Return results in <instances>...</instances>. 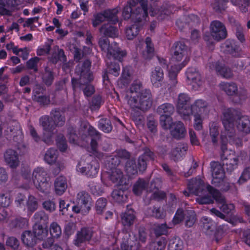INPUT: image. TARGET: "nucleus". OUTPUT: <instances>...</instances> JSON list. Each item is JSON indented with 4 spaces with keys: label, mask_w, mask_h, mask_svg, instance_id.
<instances>
[{
    "label": "nucleus",
    "mask_w": 250,
    "mask_h": 250,
    "mask_svg": "<svg viewBox=\"0 0 250 250\" xmlns=\"http://www.w3.org/2000/svg\"><path fill=\"white\" fill-rule=\"evenodd\" d=\"M125 100L134 111L131 113L133 121L137 125H142V117L139 112H135V111L138 109L144 111L151 107L152 98L150 91L144 89L140 81H135L127 91Z\"/></svg>",
    "instance_id": "obj_1"
},
{
    "label": "nucleus",
    "mask_w": 250,
    "mask_h": 250,
    "mask_svg": "<svg viewBox=\"0 0 250 250\" xmlns=\"http://www.w3.org/2000/svg\"><path fill=\"white\" fill-rule=\"evenodd\" d=\"M190 193L199 197L196 201L200 204H208L213 202V198L221 204L220 209L225 213L229 214L234 208L232 204H227L224 197L216 189L210 185L205 186L203 181L199 178L191 179L188 184Z\"/></svg>",
    "instance_id": "obj_2"
},
{
    "label": "nucleus",
    "mask_w": 250,
    "mask_h": 250,
    "mask_svg": "<svg viewBox=\"0 0 250 250\" xmlns=\"http://www.w3.org/2000/svg\"><path fill=\"white\" fill-rule=\"evenodd\" d=\"M189 60L187 47L181 42L175 44L171 59V63H177L171 65L168 70V76L172 84L177 83L176 77L179 71L184 67Z\"/></svg>",
    "instance_id": "obj_3"
},
{
    "label": "nucleus",
    "mask_w": 250,
    "mask_h": 250,
    "mask_svg": "<svg viewBox=\"0 0 250 250\" xmlns=\"http://www.w3.org/2000/svg\"><path fill=\"white\" fill-rule=\"evenodd\" d=\"M91 62L89 60H85L83 63H79L76 68V73L79 76V80L73 78L72 83L74 90L78 87L82 88V85H85L83 89L85 96L89 97L94 92V88L91 84H88L93 80V77L90 72Z\"/></svg>",
    "instance_id": "obj_4"
},
{
    "label": "nucleus",
    "mask_w": 250,
    "mask_h": 250,
    "mask_svg": "<svg viewBox=\"0 0 250 250\" xmlns=\"http://www.w3.org/2000/svg\"><path fill=\"white\" fill-rule=\"evenodd\" d=\"M23 177L29 184L33 182L36 188L41 192H48L50 188V184L47 178V172L43 167H38L33 171L32 176L29 167L24 168L22 171Z\"/></svg>",
    "instance_id": "obj_5"
},
{
    "label": "nucleus",
    "mask_w": 250,
    "mask_h": 250,
    "mask_svg": "<svg viewBox=\"0 0 250 250\" xmlns=\"http://www.w3.org/2000/svg\"><path fill=\"white\" fill-rule=\"evenodd\" d=\"M130 156L128 152L125 150H119L113 156L108 158V167L110 169L109 177L110 180L117 184L124 183L123 174L119 167L120 163L124 159H128Z\"/></svg>",
    "instance_id": "obj_6"
},
{
    "label": "nucleus",
    "mask_w": 250,
    "mask_h": 250,
    "mask_svg": "<svg viewBox=\"0 0 250 250\" xmlns=\"http://www.w3.org/2000/svg\"><path fill=\"white\" fill-rule=\"evenodd\" d=\"M238 112L234 109L224 107L222 110L221 120L224 129L221 132L223 140H229L234 143L235 133L234 122L237 118Z\"/></svg>",
    "instance_id": "obj_7"
},
{
    "label": "nucleus",
    "mask_w": 250,
    "mask_h": 250,
    "mask_svg": "<svg viewBox=\"0 0 250 250\" xmlns=\"http://www.w3.org/2000/svg\"><path fill=\"white\" fill-rule=\"evenodd\" d=\"M99 44L104 51L108 59L111 58L121 61L123 58L126 55L125 50H121L116 42L109 43L107 39L101 38L99 41Z\"/></svg>",
    "instance_id": "obj_8"
},
{
    "label": "nucleus",
    "mask_w": 250,
    "mask_h": 250,
    "mask_svg": "<svg viewBox=\"0 0 250 250\" xmlns=\"http://www.w3.org/2000/svg\"><path fill=\"white\" fill-rule=\"evenodd\" d=\"M99 164L96 159L89 155L85 159H82L78 164L77 171L88 177H95L98 173Z\"/></svg>",
    "instance_id": "obj_9"
},
{
    "label": "nucleus",
    "mask_w": 250,
    "mask_h": 250,
    "mask_svg": "<svg viewBox=\"0 0 250 250\" xmlns=\"http://www.w3.org/2000/svg\"><path fill=\"white\" fill-rule=\"evenodd\" d=\"M152 152H146L141 156L138 160V167L133 160L127 161L125 165V171L129 176L137 173L138 169L140 171H144L146 167V161L151 159Z\"/></svg>",
    "instance_id": "obj_10"
},
{
    "label": "nucleus",
    "mask_w": 250,
    "mask_h": 250,
    "mask_svg": "<svg viewBox=\"0 0 250 250\" xmlns=\"http://www.w3.org/2000/svg\"><path fill=\"white\" fill-rule=\"evenodd\" d=\"M190 97L186 93H180L178 97L176 103V109L178 113L185 120H190L191 110L189 104Z\"/></svg>",
    "instance_id": "obj_11"
},
{
    "label": "nucleus",
    "mask_w": 250,
    "mask_h": 250,
    "mask_svg": "<svg viewBox=\"0 0 250 250\" xmlns=\"http://www.w3.org/2000/svg\"><path fill=\"white\" fill-rule=\"evenodd\" d=\"M174 111V107L169 103H165L158 106L157 112L160 115V125L163 128L167 129L170 126L172 120L171 116Z\"/></svg>",
    "instance_id": "obj_12"
},
{
    "label": "nucleus",
    "mask_w": 250,
    "mask_h": 250,
    "mask_svg": "<svg viewBox=\"0 0 250 250\" xmlns=\"http://www.w3.org/2000/svg\"><path fill=\"white\" fill-rule=\"evenodd\" d=\"M118 12V8H116L106 10L94 15L92 20L93 26L96 27L105 21L110 22L112 24H115L118 21L117 17Z\"/></svg>",
    "instance_id": "obj_13"
},
{
    "label": "nucleus",
    "mask_w": 250,
    "mask_h": 250,
    "mask_svg": "<svg viewBox=\"0 0 250 250\" xmlns=\"http://www.w3.org/2000/svg\"><path fill=\"white\" fill-rule=\"evenodd\" d=\"M52 118L48 116H43L40 119V125L43 128V141L48 145L53 142L52 136L54 133V125L52 124Z\"/></svg>",
    "instance_id": "obj_14"
},
{
    "label": "nucleus",
    "mask_w": 250,
    "mask_h": 250,
    "mask_svg": "<svg viewBox=\"0 0 250 250\" xmlns=\"http://www.w3.org/2000/svg\"><path fill=\"white\" fill-rule=\"evenodd\" d=\"M188 83L194 90H199L203 85V82L199 72L195 68H188L186 72Z\"/></svg>",
    "instance_id": "obj_15"
},
{
    "label": "nucleus",
    "mask_w": 250,
    "mask_h": 250,
    "mask_svg": "<svg viewBox=\"0 0 250 250\" xmlns=\"http://www.w3.org/2000/svg\"><path fill=\"white\" fill-rule=\"evenodd\" d=\"M222 160H226L224 165H226L228 171L231 172L237 168L240 160H242L239 154H236L233 151H227L223 156Z\"/></svg>",
    "instance_id": "obj_16"
},
{
    "label": "nucleus",
    "mask_w": 250,
    "mask_h": 250,
    "mask_svg": "<svg viewBox=\"0 0 250 250\" xmlns=\"http://www.w3.org/2000/svg\"><path fill=\"white\" fill-rule=\"evenodd\" d=\"M210 29L211 37L216 41H220L227 37V32L226 27L219 21H212L210 24Z\"/></svg>",
    "instance_id": "obj_17"
},
{
    "label": "nucleus",
    "mask_w": 250,
    "mask_h": 250,
    "mask_svg": "<svg viewBox=\"0 0 250 250\" xmlns=\"http://www.w3.org/2000/svg\"><path fill=\"white\" fill-rule=\"evenodd\" d=\"M191 115L199 114L208 116L209 113V105L208 103L202 99L196 100L190 105Z\"/></svg>",
    "instance_id": "obj_18"
},
{
    "label": "nucleus",
    "mask_w": 250,
    "mask_h": 250,
    "mask_svg": "<svg viewBox=\"0 0 250 250\" xmlns=\"http://www.w3.org/2000/svg\"><path fill=\"white\" fill-rule=\"evenodd\" d=\"M212 172V183L217 186L223 181L225 177V172L222 166L218 163L212 162L210 163Z\"/></svg>",
    "instance_id": "obj_19"
},
{
    "label": "nucleus",
    "mask_w": 250,
    "mask_h": 250,
    "mask_svg": "<svg viewBox=\"0 0 250 250\" xmlns=\"http://www.w3.org/2000/svg\"><path fill=\"white\" fill-rule=\"evenodd\" d=\"M207 66L211 70H215L218 74L224 78L229 79L232 76V71L229 68L217 62H209Z\"/></svg>",
    "instance_id": "obj_20"
},
{
    "label": "nucleus",
    "mask_w": 250,
    "mask_h": 250,
    "mask_svg": "<svg viewBox=\"0 0 250 250\" xmlns=\"http://www.w3.org/2000/svg\"><path fill=\"white\" fill-rule=\"evenodd\" d=\"M123 237L121 243L122 250H134L137 247V239L133 234L125 232L123 233Z\"/></svg>",
    "instance_id": "obj_21"
},
{
    "label": "nucleus",
    "mask_w": 250,
    "mask_h": 250,
    "mask_svg": "<svg viewBox=\"0 0 250 250\" xmlns=\"http://www.w3.org/2000/svg\"><path fill=\"white\" fill-rule=\"evenodd\" d=\"M4 159L11 168H15L20 165L18 154L13 149H7L4 154Z\"/></svg>",
    "instance_id": "obj_22"
},
{
    "label": "nucleus",
    "mask_w": 250,
    "mask_h": 250,
    "mask_svg": "<svg viewBox=\"0 0 250 250\" xmlns=\"http://www.w3.org/2000/svg\"><path fill=\"white\" fill-rule=\"evenodd\" d=\"M92 236V231L91 229L83 228L77 233L76 238L74 240V244L77 246H80L82 243L89 241Z\"/></svg>",
    "instance_id": "obj_23"
},
{
    "label": "nucleus",
    "mask_w": 250,
    "mask_h": 250,
    "mask_svg": "<svg viewBox=\"0 0 250 250\" xmlns=\"http://www.w3.org/2000/svg\"><path fill=\"white\" fill-rule=\"evenodd\" d=\"M67 183L66 178L63 176L57 177L54 182L55 193L58 195H62L66 191Z\"/></svg>",
    "instance_id": "obj_24"
},
{
    "label": "nucleus",
    "mask_w": 250,
    "mask_h": 250,
    "mask_svg": "<svg viewBox=\"0 0 250 250\" xmlns=\"http://www.w3.org/2000/svg\"><path fill=\"white\" fill-rule=\"evenodd\" d=\"M168 129H170L171 135L177 139L183 137L186 132L184 124L180 121L176 122L174 123L172 122L170 124V126Z\"/></svg>",
    "instance_id": "obj_25"
},
{
    "label": "nucleus",
    "mask_w": 250,
    "mask_h": 250,
    "mask_svg": "<svg viewBox=\"0 0 250 250\" xmlns=\"http://www.w3.org/2000/svg\"><path fill=\"white\" fill-rule=\"evenodd\" d=\"M222 48L225 51L231 54L233 56L237 57L240 55L241 49L234 40H227L222 45Z\"/></svg>",
    "instance_id": "obj_26"
},
{
    "label": "nucleus",
    "mask_w": 250,
    "mask_h": 250,
    "mask_svg": "<svg viewBox=\"0 0 250 250\" xmlns=\"http://www.w3.org/2000/svg\"><path fill=\"white\" fill-rule=\"evenodd\" d=\"M237 128L239 131L248 134L250 133V117L241 116L237 121Z\"/></svg>",
    "instance_id": "obj_27"
},
{
    "label": "nucleus",
    "mask_w": 250,
    "mask_h": 250,
    "mask_svg": "<svg viewBox=\"0 0 250 250\" xmlns=\"http://www.w3.org/2000/svg\"><path fill=\"white\" fill-rule=\"evenodd\" d=\"M101 34L104 36L115 38L118 36V30L109 23L104 24L100 28Z\"/></svg>",
    "instance_id": "obj_28"
},
{
    "label": "nucleus",
    "mask_w": 250,
    "mask_h": 250,
    "mask_svg": "<svg viewBox=\"0 0 250 250\" xmlns=\"http://www.w3.org/2000/svg\"><path fill=\"white\" fill-rule=\"evenodd\" d=\"M163 79V71L161 68L156 67L154 70L152 71L150 78L151 82L153 85L155 86L158 87Z\"/></svg>",
    "instance_id": "obj_29"
},
{
    "label": "nucleus",
    "mask_w": 250,
    "mask_h": 250,
    "mask_svg": "<svg viewBox=\"0 0 250 250\" xmlns=\"http://www.w3.org/2000/svg\"><path fill=\"white\" fill-rule=\"evenodd\" d=\"M22 243L27 247H32L36 243V236L31 231H24L21 236Z\"/></svg>",
    "instance_id": "obj_30"
},
{
    "label": "nucleus",
    "mask_w": 250,
    "mask_h": 250,
    "mask_svg": "<svg viewBox=\"0 0 250 250\" xmlns=\"http://www.w3.org/2000/svg\"><path fill=\"white\" fill-rule=\"evenodd\" d=\"M187 146L183 145H178L171 152V158L174 161L180 160L185 155Z\"/></svg>",
    "instance_id": "obj_31"
},
{
    "label": "nucleus",
    "mask_w": 250,
    "mask_h": 250,
    "mask_svg": "<svg viewBox=\"0 0 250 250\" xmlns=\"http://www.w3.org/2000/svg\"><path fill=\"white\" fill-rule=\"evenodd\" d=\"M141 4V7H138L137 9L138 10V13L133 14V16H135L138 19H146L147 16V0H138Z\"/></svg>",
    "instance_id": "obj_32"
},
{
    "label": "nucleus",
    "mask_w": 250,
    "mask_h": 250,
    "mask_svg": "<svg viewBox=\"0 0 250 250\" xmlns=\"http://www.w3.org/2000/svg\"><path fill=\"white\" fill-rule=\"evenodd\" d=\"M219 86L222 90L229 95L236 94L238 90L237 86L233 83L222 82L220 83Z\"/></svg>",
    "instance_id": "obj_33"
},
{
    "label": "nucleus",
    "mask_w": 250,
    "mask_h": 250,
    "mask_svg": "<svg viewBox=\"0 0 250 250\" xmlns=\"http://www.w3.org/2000/svg\"><path fill=\"white\" fill-rule=\"evenodd\" d=\"M148 185V182L142 179H139L134 185L133 187V192L136 195H140L145 191Z\"/></svg>",
    "instance_id": "obj_34"
},
{
    "label": "nucleus",
    "mask_w": 250,
    "mask_h": 250,
    "mask_svg": "<svg viewBox=\"0 0 250 250\" xmlns=\"http://www.w3.org/2000/svg\"><path fill=\"white\" fill-rule=\"evenodd\" d=\"M133 11V9H132V8L130 6H128V5L125 6L123 11V16L125 19H128L130 18H131L132 20L135 22H139L142 21L143 20H145V19H141L140 20L138 19L135 17V16H133V14L135 13H138V10L136 8L135 11Z\"/></svg>",
    "instance_id": "obj_35"
},
{
    "label": "nucleus",
    "mask_w": 250,
    "mask_h": 250,
    "mask_svg": "<svg viewBox=\"0 0 250 250\" xmlns=\"http://www.w3.org/2000/svg\"><path fill=\"white\" fill-rule=\"evenodd\" d=\"M58 152L55 148H50L45 153L44 156V161L49 164L54 163L58 157Z\"/></svg>",
    "instance_id": "obj_36"
},
{
    "label": "nucleus",
    "mask_w": 250,
    "mask_h": 250,
    "mask_svg": "<svg viewBox=\"0 0 250 250\" xmlns=\"http://www.w3.org/2000/svg\"><path fill=\"white\" fill-rule=\"evenodd\" d=\"M111 197L114 202L118 203L126 202L127 198L125 191L120 189L114 190L111 194Z\"/></svg>",
    "instance_id": "obj_37"
},
{
    "label": "nucleus",
    "mask_w": 250,
    "mask_h": 250,
    "mask_svg": "<svg viewBox=\"0 0 250 250\" xmlns=\"http://www.w3.org/2000/svg\"><path fill=\"white\" fill-rule=\"evenodd\" d=\"M122 223L124 226H129L133 223L135 219L134 211L129 209L123 213L122 216Z\"/></svg>",
    "instance_id": "obj_38"
},
{
    "label": "nucleus",
    "mask_w": 250,
    "mask_h": 250,
    "mask_svg": "<svg viewBox=\"0 0 250 250\" xmlns=\"http://www.w3.org/2000/svg\"><path fill=\"white\" fill-rule=\"evenodd\" d=\"M91 209V203L77 204L73 207L72 210L76 213H81L86 215L88 213Z\"/></svg>",
    "instance_id": "obj_39"
},
{
    "label": "nucleus",
    "mask_w": 250,
    "mask_h": 250,
    "mask_svg": "<svg viewBox=\"0 0 250 250\" xmlns=\"http://www.w3.org/2000/svg\"><path fill=\"white\" fill-rule=\"evenodd\" d=\"M34 235L36 239L42 240L45 238L48 234L47 230L43 228L41 224H35L33 228Z\"/></svg>",
    "instance_id": "obj_40"
},
{
    "label": "nucleus",
    "mask_w": 250,
    "mask_h": 250,
    "mask_svg": "<svg viewBox=\"0 0 250 250\" xmlns=\"http://www.w3.org/2000/svg\"><path fill=\"white\" fill-rule=\"evenodd\" d=\"M28 213L31 215L38 208V202L37 199L34 196L30 195L26 203Z\"/></svg>",
    "instance_id": "obj_41"
},
{
    "label": "nucleus",
    "mask_w": 250,
    "mask_h": 250,
    "mask_svg": "<svg viewBox=\"0 0 250 250\" xmlns=\"http://www.w3.org/2000/svg\"><path fill=\"white\" fill-rule=\"evenodd\" d=\"M140 26L138 22L127 28L125 30V35L128 40L133 39L139 33Z\"/></svg>",
    "instance_id": "obj_42"
},
{
    "label": "nucleus",
    "mask_w": 250,
    "mask_h": 250,
    "mask_svg": "<svg viewBox=\"0 0 250 250\" xmlns=\"http://www.w3.org/2000/svg\"><path fill=\"white\" fill-rule=\"evenodd\" d=\"M48 215L43 211L37 212L33 217L35 224H46L48 223Z\"/></svg>",
    "instance_id": "obj_43"
},
{
    "label": "nucleus",
    "mask_w": 250,
    "mask_h": 250,
    "mask_svg": "<svg viewBox=\"0 0 250 250\" xmlns=\"http://www.w3.org/2000/svg\"><path fill=\"white\" fill-rule=\"evenodd\" d=\"M184 248L183 242L178 237H175L169 240L168 250H182Z\"/></svg>",
    "instance_id": "obj_44"
},
{
    "label": "nucleus",
    "mask_w": 250,
    "mask_h": 250,
    "mask_svg": "<svg viewBox=\"0 0 250 250\" xmlns=\"http://www.w3.org/2000/svg\"><path fill=\"white\" fill-rule=\"evenodd\" d=\"M81 128L83 132V134L82 135V137L83 138H84L83 136L86 137L87 135L93 136L98 134L97 130L87 122L83 123L81 125Z\"/></svg>",
    "instance_id": "obj_45"
},
{
    "label": "nucleus",
    "mask_w": 250,
    "mask_h": 250,
    "mask_svg": "<svg viewBox=\"0 0 250 250\" xmlns=\"http://www.w3.org/2000/svg\"><path fill=\"white\" fill-rule=\"evenodd\" d=\"M52 119L54 124L57 126H62L64 125L65 119L64 116L61 114L60 111L55 110L51 112Z\"/></svg>",
    "instance_id": "obj_46"
},
{
    "label": "nucleus",
    "mask_w": 250,
    "mask_h": 250,
    "mask_svg": "<svg viewBox=\"0 0 250 250\" xmlns=\"http://www.w3.org/2000/svg\"><path fill=\"white\" fill-rule=\"evenodd\" d=\"M210 135L212 142L214 144L217 143L219 135V126L218 123L212 122L209 124Z\"/></svg>",
    "instance_id": "obj_47"
},
{
    "label": "nucleus",
    "mask_w": 250,
    "mask_h": 250,
    "mask_svg": "<svg viewBox=\"0 0 250 250\" xmlns=\"http://www.w3.org/2000/svg\"><path fill=\"white\" fill-rule=\"evenodd\" d=\"M99 129L105 133H109L112 129L110 120L107 118H102L100 120L98 124Z\"/></svg>",
    "instance_id": "obj_48"
},
{
    "label": "nucleus",
    "mask_w": 250,
    "mask_h": 250,
    "mask_svg": "<svg viewBox=\"0 0 250 250\" xmlns=\"http://www.w3.org/2000/svg\"><path fill=\"white\" fill-rule=\"evenodd\" d=\"M12 203V199L9 192H2L0 193V205L3 208H7Z\"/></svg>",
    "instance_id": "obj_49"
},
{
    "label": "nucleus",
    "mask_w": 250,
    "mask_h": 250,
    "mask_svg": "<svg viewBox=\"0 0 250 250\" xmlns=\"http://www.w3.org/2000/svg\"><path fill=\"white\" fill-rule=\"evenodd\" d=\"M200 224L203 229L207 230H212L215 227L214 222L207 216H203L200 220Z\"/></svg>",
    "instance_id": "obj_50"
},
{
    "label": "nucleus",
    "mask_w": 250,
    "mask_h": 250,
    "mask_svg": "<svg viewBox=\"0 0 250 250\" xmlns=\"http://www.w3.org/2000/svg\"><path fill=\"white\" fill-rule=\"evenodd\" d=\"M145 42L146 44V50L143 52V56L145 59H149L152 57L154 52L153 45L149 37L146 38Z\"/></svg>",
    "instance_id": "obj_51"
},
{
    "label": "nucleus",
    "mask_w": 250,
    "mask_h": 250,
    "mask_svg": "<svg viewBox=\"0 0 250 250\" xmlns=\"http://www.w3.org/2000/svg\"><path fill=\"white\" fill-rule=\"evenodd\" d=\"M50 235L54 238H59L62 234V229L60 225L55 222L51 223L49 227Z\"/></svg>",
    "instance_id": "obj_52"
},
{
    "label": "nucleus",
    "mask_w": 250,
    "mask_h": 250,
    "mask_svg": "<svg viewBox=\"0 0 250 250\" xmlns=\"http://www.w3.org/2000/svg\"><path fill=\"white\" fill-rule=\"evenodd\" d=\"M107 200L104 198H99L95 203V208L97 214H101L105 209L107 205Z\"/></svg>",
    "instance_id": "obj_53"
},
{
    "label": "nucleus",
    "mask_w": 250,
    "mask_h": 250,
    "mask_svg": "<svg viewBox=\"0 0 250 250\" xmlns=\"http://www.w3.org/2000/svg\"><path fill=\"white\" fill-rule=\"evenodd\" d=\"M77 204L91 203L90 195L84 191H81L78 193L76 196Z\"/></svg>",
    "instance_id": "obj_54"
},
{
    "label": "nucleus",
    "mask_w": 250,
    "mask_h": 250,
    "mask_svg": "<svg viewBox=\"0 0 250 250\" xmlns=\"http://www.w3.org/2000/svg\"><path fill=\"white\" fill-rule=\"evenodd\" d=\"M166 246L164 240H160L157 242L150 243L146 247V250H164Z\"/></svg>",
    "instance_id": "obj_55"
},
{
    "label": "nucleus",
    "mask_w": 250,
    "mask_h": 250,
    "mask_svg": "<svg viewBox=\"0 0 250 250\" xmlns=\"http://www.w3.org/2000/svg\"><path fill=\"white\" fill-rule=\"evenodd\" d=\"M56 141L57 145L61 151L64 152L67 149V145L62 134L60 133L57 135Z\"/></svg>",
    "instance_id": "obj_56"
},
{
    "label": "nucleus",
    "mask_w": 250,
    "mask_h": 250,
    "mask_svg": "<svg viewBox=\"0 0 250 250\" xmlns=\"http://www.w3.org/2000/svg\"><path fill=\"white\" fill-rule=\"evenodd\" d=\"M193 115L194 117V127L197 130H201L203 127V122L207 116L198 114H193Z\"/></svg>",
    "instance_id": "obj_57"
},
{
    "label": "nucleus",
    "mask_w": 250,
    "mask_h": 250,
    "mask_svg": "<svg viewBox=\"0 0 250 250\" xmlns=\"http://www.w3.org/2000/svg\"><path fill=\"white\" fill-rule=\"evenodd\" d=\"M186 215V226L188 227H192L196 221V214L194 211L189 210L187 211Z\"/></svg>",
    "instance_id": "obj_58"
},
{
    "label": "nucleus",
    "mask_w": 250,
    "mask_h": 250,
    "mask_svg": "<svg viewBox=\"0 0 250 250\" xmlns=\"http://www.w3.org/2000/svg\"><path fill=\"white\" fill-rule=\"evenodd\" d=\"M42 80L44 83L47 85H50L52 84L54 77L52 71L48 67L45 68V72L42 75Z\"/></svg>",
    "instance_id": "obj_59"
},
{
    "label": "nucleus",
    "mask_w": 250,
    "mask_h": 250,
    "mask_svg": "<svg viewBox=\"0 0 250 250\" xmlns=\"http://www.w3.org/2000/svg\"><path fill=\"white\" fill-rule=\"evenodd\" d=\"M250 179V166L245 167L239 177L238 183L243 184Z\"/></svg>",
    "instance_id": "obj_60"
},
{
    "label": "nucleus",
    "mask_w": 250,
    "mask_h": 250,
    "mask_svg": "<svg viewBox=\"0 0 250 250\" xmlns=\"http://www.w3.org/2000/svg\"><path fill=\"white\" fill-rule=\"evenodd\" d=\"M107 64H108V69L109 72L113 74L115 76H118L119 75L120 71V67L118 63H111L106 60Z\"/></svg>",
    "instance_id": "obj_61"
},
{
    "label": "nucleus",
    "mask_w": 250,
    "mask_h": 250,
    "mask_svg": "<svg viewBox=\"0 0 250 250\" xmlns=\"http://www.w3.org/2000/svg\"><path fill=\"white\" fill-rule=\"evenodd\" d=\"M40 59L35 57L31 58L26 62V66L29 69H33L35 72H37L38 69L37 64L40 61Z\"/></svg>",
    "instance_id": "obj_62"
},
{
    "label": "nucleus",
    "mask_w": 250,
    "mask_h": 250,
    "mask_svg": "<svg viewBox=\"0 0 250 250\" xmlns=\"http://www.w3.org/2000/svg\"><path fill=\"white\" fill-rule=\"evenodd\" d=\"M91 193L94 195H99L103 192V189L100 184L91 182L88 185Z\"/></svg>",
    "instance_id": "obj_63"
},
{
    "label": "nucleus",
    "mask_w": 250,
    "mask_h": 250,
    "mask_svg": "<svg viewBox=\"0 0 250 250\" xmlns=\"http://www.w3.org/2000/svg\"><path fill=\"white\" fill-rule=\"evenodd\" d=\"M28 224V221L25 218H17L15 219L11 223V226L13 227H17L22 228L26 227Z\"/></svg>",
    "instance_id": "obj_64"
}]
</instances>
